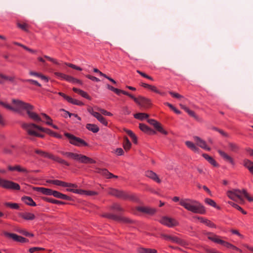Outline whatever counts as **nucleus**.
<instances>
[{
    "label": "nucleus",
    "instance_id": "f257e3e1",
    "mask_svg": "<svg viewBox=\"0 0 253 253\" xmlns=\"http://www.w3.org/2000/svg\"><path fill=\"white\" fill-rule=\"evenodd\" d=\"M12 102L13 106H11L2 102H0V104L6 109L20 114H22L23 111L25 110L30 119L37 122L42 121L40 117L37 113L33 112L34 107L32 105L17 99H12Z\"/></svg>",
    "mask_w": 253,
    "mask_h": 253
},
{
    "label": "nucleus",
    "instance_id": "f03ea898",
    "mask_svg": "<svg viewBox=\"0 0 253 253\" xmlns=\"http://www.w3.org/2000/svg\"><path fill=\"white\" fill-rule=\"evenodd\" d=\"M179 204L193 213L203 214L206 212L204 206L195 200L188 198L182 199L180 200Z\"/></svg>",
    "mask_w": 253,
    "mask_h": 253
},
{
    "label": "nucleus",
    "instance_id": "7ed1b4c3",
    "mask_svg": "<svg viewBox=\"0 0 253 253\" xmlns=\"http://www.w3.org/2000/svg\"><path fill=\"white\" fill-rule=\"evenodd\" d=\"M22 127L29 135L39 137H42L43 135L39 133L38 130L45 131L44 128L33 123H23Z\"/></svg>",
    "mask_w": 253,
    "mask_h": 253
},
{
    "label": "nucleus",
    "instance_id": "20e7f679",
    "mask_svg": "<svg viewBox=\"0 0 253 253\" xmlns=\"http://www.w3.org/2000/svg\"><path fill=\"white\" fill-rule=\"evenodd\" d=\"M60 153L62 155L66 156L68 158L78 161L82 163H84V164L95 163V161L94 160H93V159H92L89 157H87L84 155H83L81 154H76V153H72V152H61Z\"/></svg>",
    "mask_w": 253,
    "mask_h": 253
},
{
    "label": "nucleus",
    "instance_id": "39448f33",
    "mask_svg": "<svg viewBox=\"0 0 253 253\" xmlns=\"http://www.w3.org/2000/svg\"><path fill=\"white\" fill-rule=\"evenodd\" d=\"M205 235H206L208 237V238L213 241V242H215L216 243L220 244L225 247H226L227 248L231 249L233 250H235L236 251H238L240 252H241V250H240L239 248H237L236 247L234 246V245L231 244L230 243L225 242L219 238V237L217 235L211 232H206L205 233Z\"/></svg>",
    "mask_w": 253,
    "mask_h": 253
},
{
    "label": "nucleus",
    "instance_id": "423d86ee",
    "mask_svg": "<svg viewBox=\"0 0 253 253\" xmlns=\"http://www.w3.org/2000/svg\"><path fill=\"white\" fill-rule=\"evenodd\" d=\"M65 135L69 140L70 143L77 146H87L88 144L84 140L77 137L73 134L66 133Z\"/></svg>",
    "mask_w": 253,
    "mask_h": 253
},
{
    "label": "nucleus",
    "instance_id": "0eeeda50",
    "mask_svg": "<svg viewBox=\"0 0 253 253\" xmlns=\"http://www.w3.org/2000/svg\"><path fill=\"white\" fill-rule=\"evenodd\" d=\"M0 186L4 188L13 190H19L20 188V187L18 184L11 181L2 179L0 177Z\"/></svg>",
    "mask_w": 253,
    "mask_h": 253
},
{
    "label": "nucleus",
    "instance_id": "6e6552de",
    "mask_svg": "<svg viewBox=\"0 0 253 253\" xmlns=\"http://www.w3.org/2000/svg\"><path fill=\"white\" fill-rule=\"evenodd\" d=\"M159 222L169 227H173L178 225V222L175 219L168 216L162 217Z\"/></svg>",
    "mask_w": 253,
    "mask_h": 253
},
{
    "label": "nucleus",
    "instance_id": "1a4fd4ad",
    "mask_svg": "<svg viewBox=\"0 0 253 253\" xmlns=\"http://www.w3.org/2000/svg\"><path fill=\"white\" fill-rule=\"evenodd\" d=\"M131 98L133 99L137 104L145 108L148 107L151 105L150 100L143 97L140 96L138 98H137L132 95Z\"/></svg>",
    "mask_w": 253,
    "mask_h": 253
},
{
    "label": "nucleus",
    "instance_id": "9d476101",
    "mask_svg": "<svg viewBox=\"0 0 253 253\" xmlns=\"http://www.w3.org/2000/svg\"><path fill=\"white\" fill-rule=\"evenodd\" d=\"M102 216L103 217H106L108 218L112 219L114 220H116V221H120V222H124V223H131V220L127 217L119 216L116 215L115 214H113L105 213V214H103Z\"/></svg>",
    "mask_w": 253,
    "mask_h": 253
},
{
    "label": "nucleus",
    "instance_id": "9b49d317",
    "mask_svg": "<svg viewBox=\"0 0 253 253\" xmlns=\"http://www.w3.org/2000/svg\"><path fill=\"white\" fill-rule=\"evenodd\" d=\"M47 182L52 183L58 186H60L64 187L70 188H77L78 186L76 184L66 183L59 180H48Z\"/></svg>",
    "mask_w": 253,
    "mask_h": 253
},
{
    "label": "nucleus",
    "instance_id": "f8f14e48",
    "mask_svg": "<svg viewBox=\"0 0 253 253\" xmlns=\"http://www.w3.org/2000/svg\"><path fill=\"white\" fill-rule=\"evenodd\" d=\"M162 236L166 240H170L182 246L187 245V243L183 240L175 236H171L166 234H162Z\"/></svg>",
    "mask_w": 253,
    "mask_h": 253
},
{
    "label": "nucleus",
    "instance_id": "ddd939ff",
    "mask_svg": "<svg viewBox=\"0 0 253 253\" xmlns=\"http://www.w3.org/2000/svg\"><path fill=\"white\" fill-rule=\"evenodd\" d=\"M193 138L198 146L207 151L211 150V148L207 145L206 141L202 138L197 136H194Z\"/></svg>",
    "mask_w": 253,
    "mask_h": 253
},
{
    "label": "nucleus",
    "instance_id": "4468645a",
    "mask_svg": "<svg viewBox=\"0 0 253 253\" xmlns=\"http://www.w3.org/2000/svg\"><path fill=\"white\" fill-rule=\"evenodd\" d=\"M66 191L72 192L74 193H77V194H84L88 196H93V195H97V193L95 191H84L82 190H78V189H74L73 188H67L66 189Z\"/></svg>",
    "mask_w": 253,
    "mask_h": 253
},
{
    "label": "nucleus",
    "instance_id": "2eb2a0df",
    "mask_svg": "<svg viewBox=\"0 0 253 253\" xmlns=\"http://www.w3.org/2000/svg\"><path fill=\"white\" fill-rule=\"evenodd\" d=\"M108 193L111 195L120 198L125 199L127 198L126 194L125 192L123 191H119L115 189H110L108 191Z\"/></svg>",
    "mask_w": 253,
    "mask_h": 253
},
{
    "label": "nucleus",
    "instance_id": "dca6fc26",
    "mask_svg": "<svg viewBox=\"0 0 253 253\" xmlns=\"http://www.w3.org/2000/svg\"><path fill=\"white\" fill-rule=\"evenodd\" d=\"M138 211L148 214L149 215H153L156 212L155 209L148 207H138L137 208Z\"/></svg>",
    "mask_w": 253,
    "mask_h": 253
},
{
    "label": "nucleus",
    "instance_id": "f3484780",
    "mask_svg": "<svg viewBox=\"0 0 253 253\" xmlns=\"http://www.w3.org/2000/svg\"><path fill=\"white\" fill-rule=\"evenodd\" d=\"M34 189L46 195H53L54 190L44 187H34Z\"/></svg>",
    "mask_w": 253,
    "mask_h": 253
},
{
    "label": "nucleus",
    "instance_id": "a211bd4d",
    "mask_svg": "<svg viewBox=\"0 0 253 253\" xmlns=\"http://www.w3.org/2000/svg\"><path fill=\"white\" fill-rule=\"evenodd\" d=\"M96 172L101 174V175L104 176L107 178H111L112 176H114V175L110 172L105 169H100L97 168L96 169Z\"/></svg>",
    "mask_w": 253,
    "mask_h": 253
},
{
    "label": "nucleus",
    "instance_id": "6ab92c4d",
    "mask_svg": "<svg viewBox=\"0 0 253 253\" xmlns=\"http://www.w3.org/2000/svg\"><path fill=\"white\" fill-rule=\"evenodd\" d=\"M145 175L157 182V183H160L161 180L159 178L158 175L154 172L151 170H148L146 172Z\"/></svg>",
    "mask_w": 253,
    "mask_h": 253
},
{
    "label": "nucleus",
    "instance_id": "aec40b11",
    "mask_svg": "<svg viewBox=\"0 0 253 253\" xmlns=\"http://www.w3.org/2000/svg\"><path fill=\"white\" fill-rule=\"evenodd\" d=\"M217 152L219 153V154L220 155V156L222 157L223 158V159H224L225 161L228 162L232 165L234 164V162L233 159L229 155H228L227 153L222 151L221 150H218Z\"/></svg>",
    "mask_w": 253,
    "mask_h": 253
},
{
    "label": "nucleus",
    "instance_id": "412c9836",
    "mask_svg": "<svg viewBox=\"0 0 253 253\" xmlns=\"http://www.w3.org/2000/svg\"><path fill=\"white\" fill-rule=\"evenodd\" d=\"M235 195L237 198V199L239 200L240 203L242 204L244 202V200L243 199V196H244V191H246L245 189H243L242 190L239 189H233Z\"/></svg>",
    "mask_w": 253,
    "mask_h": 253
},
{
    "label": "nucleus",
    "instance_id": "4be33fe9",
    "mask_svg": "<svg viewBox=\"0 0 253 253\" xmlns=\"http://www.w3.org/2000/svg\"><path fill=\"white\" fill-rule=\"evenodd\" d=\"M139 128L142 131H143L146 133H148V134H155L156 133L155 131L152 130L147 126H146L143 124H139Z\"/></svg>",
    "mask_w": 253,
    "mask_h": 253
},
{
    "label": "nucleus",
    "instance_id": "5701e85b",
    "mask_svg": "<svg viewBox=\"0 0 253 253\" xmlns=\"http://www.w3.org/2000/svg\"><path fill=\"white\" fill-rule=\"evenodd\" d=\"M48 158H49L54 161H56L60 164H64L67 166H69V164L68 162H67L64 160L59 158V157H57V156H54V155L50 154Z\"/></svg>",
    "mask_w": 253,
    "mask_h": 253
},
{
    "label": "nucleus",
    "instance_id": "b1692460",
    "mask_svg": "<svg viewBox=\"0 0 253 253\" xmlns=\"http://www.w3.org/2000/svg\"><path fill=\"white\" fill-rule=\"evenodd\" d=\"M244 166L248 169L250 172L253 175V162L246 159L244 161Z\"/></svg>",
    "mask_w": 253,
    "mask_h": 253
},
{
    "label": "nucleus",
    "instance_id": "393cba45",
    "mask_svg": "<svg viewBox=\"0 0 253 253\" xmlns=\"http://www.w3.org/2000/svg\"><path fill=\"white\" fill-rule=\"evenodd\" d=\"M73 90L79 94L80 95H81L82 96H83V97H84L88 100H90L91 99V98L87 94L86 92H85V91L80 89H78L77 88H76V87H74L73 88Z\"/></svg>",
    "mask_w": 253,
    "mask_h": 253
},
{
    "label": "nucleus",
    "instance_id": "a878e982",
    "mask_svg": "<svg viewBox=\"0 0 253 253\" xmlns=\"http://www.w3.org/2000/svg\"><path fill=\"white\" fill-rule=\"evenodd\" d=\"M185 144L189 148L194 152L197 153L199 152L200 149L193 142L190 141H187L185 142Z\"/></svg>",
    "mask_w": 253,
    "mask_h": 253
},
{
    "label": "nucleus",
    "instance_id": "bb28decb",
    "mask_svg": "<svg viewBox=\"0 0 253 253\" xmlns=\"http://www.w3.org/2000/svg\"><path fill=\"white\" fill-rule=\"evenodd\" d=\"M22 200L25 204H26L27 205H28L29 206H36V203L30 197L25 196V197H22Z\"/></svg>",
    "mask_w": 253,
    "mask_h": 253
},
{
    "label": "nucleus",
    "instance_id": "cd10ccee",
    "mask_svg": "<svg viewBox=\"0 0 253 253\" xmlns=\"http://www.w3.org/2000/svg\"><path fill=\"white\" fill-rule=\"evenodd\" d=\"M203 156L206 160H207L208 161V162L209 163H210L213 166H214V167L218 166V164L216 163V162L212 157H211L208 154H203Z\"/></svg>",
    "mask_w": 253,
    "mask_h": 253
},
{
    "label": "nucleus",
    "instance_id": "c85d7f7f",
    "mask_svg": "<svg viewBox=\"0 0 253 253\" xmlns=\"http://www.w3.org/2000/svg\"><path fill=\"white\" fill-rule=\"evenodd\" d=\"M53 194H54L53 196L56 198L63 199V200H70V197H69L68 196H67L66 195L62 194L57 191H55L53 193Z\"/></svg>",
    "mask_w": 253,
    "mask_h": 253
},
{
    "label": "nucleus",
    "instance_id": "c756f323",
    "mask_svg": "<svg viewBox=\"0 0 253 253\" xmlns=\"http://www.w3.org/2000/svg\"><path fill=\"white\" fill-rule=\"evenodd\" d=\"M131 146V144L129 140H128V138L126 137H125L124 138V142H123V147L124 149L127 151H128Z\"/></svg>",
    "mask_w": 253,
    "mask_h": 253
},
{
    "label": "nucleus",
    "instance_id": "7c9ffc66",
    "mask_svg": "<svg viewBox=\"0 0 253 253\" xmlns=\"http://www.w3.org/2000/svg\"><path fill=\"white\" fill-rule=\"evenodd\" d=\"M86 127L89 130L92 131L94 133L97 132L99 131V127L94 124H87Z\"/></svg>",
    "mask_w": 253,
    "mask_h": 253
},
{
    "label": "nucleus",
    "instance_id": "2f4dec72",
    "mask_svg": "<svg viewBox=\"0 0 253 253\" xmlns=\"http://www.w3.org/2000/svg\"><path fill=\"white\" fill-rule=\"evenodd\" d=\"M20 216L26 220H33L35 218V216L32 213H25L20 214Z\"/></svg>",
    "mask_w": 253,
    "mask_h": 253
},
{
    "label": "nucleus",
    "instance_id": "473e14b6",
    "mask_svg": "<svg viewBox=\"0 0 253 253\" xmlns=\"http://www.w3.org/2000/svg\"><path fill=\"white\" fill-rule=\"evenodd\" d=\"M197 218L202 223L206 224L207 226L211 227H215V225L211 221L207 219L204 218L202 217H198Z\"/></svg>",
    "mask_w": 253,
    "mask_h": 253
},
{
    "label": "nucleus",
    "instance_id": "72a5a7b5",
    "mask_svg": "<svg viewBox=\"0 0 253 253\" xmlns=\"http://www.w3.org/2000/svg\"><path fill=\"white\" fill-rule=\"evenodd\" d=\"M139 253H157V251L155 249H147L140 248L138 249Z\"/></svg>",
    "mask_w": 253,
    "mask_h": 253
},
{
    "label": "nucleus",
    "instance_id": "f704fd0d",
    "mask_svg": "<svg viewBox=\"0 0 253 253\" xmlns=\"http://www.w3.org/2000/svg\"><path fill=\"white\" fill-rule=\"evenodd\" d=\"M134 117L135 119L142 121L145 119L148 118L149 117V115L146 113H139L134 114Z\"/></svg>",
    "mask_w": 253,
    "mask_h": 253
},
{
    "label": "nucleus",
    "instance_id": "c9c22d12",
    "mask_svg": "<svg viewBox=\"0 0 253 253\" xmlns=\"http://www.w3.org/2000/svg\"><path fill=\"white\" fill-rule=\"evenodd\" d=\"M228 149L233 152L236 153L239 150V147L237 145L233 143H229L228 145Z\"/></svg>",
    "mask_w": 253,
    "mask_h": 253
},
{
    "label": "nucleus",
    "instance_id": "e433bc0d",
    "mask_svg": "<svg viewBox=\"0 0 253 253\" xmlns=\"http://www.w3.org/2000/svg\"><path fill=\"white\" fill-rule=\"evenodd\" d=\"M96 116L95 117L101 123L104 125L105 126L108 125V123L106 120L105 118H104L99 113L98 114H96Z\"/></svg>",
    "mask_w": 253,
    "mask_h": 253
},
{
    "label": "nucleus",
    "instance_id": "4c0bfd02",
    "mask_svg": "<svg viewBox=\"0 0 253 253\" xmlns=\"http://www.w3.org/2000/svg\"><path fill=\"white\" fill-rule=\"evenodd\" d=\"M124 130L132 138V141L134 143H137V137H136V135L134 134V133L130 130L125 129Z\"/></svg>",
    "mask_w": 253,
    "mask_h": 253
},
{
    "label": "nucleus",
    "instance_id": "58836bf2",
    "mask_svg": "<svg viewBox=\"0 0 253 253\" xmlns=\"http://www.w3.org/2000/svg\"><path fill=\"white\" fill-rule=\"evenodd\" d=\"M16 170L25 174H27L30 172V171L27 169L26 168H23L20 165H16Z\"/></svg>",
    "mask_w": 253,
    "mask_h": 253
},
{
    "label": "nucleus",
    "instance_id": "ea45409f",
    "mask_svg": "<svg viewBox=\"0 0 253 253\" xmlns=\"http://www.w3.org/2000/svg\"><path fill=\"white\" fill-rule=\"evenodd\" d=\"M68 102H69L73 104H75V105H79V106H82V105H83V104H84L81 101H80L76 99H74L71 97H70L68 98Z\"/></svg>",
    "mask_w": 253,
    "mask_h": 253
},
{
    "label": "nucleus",
    "instance_id": "a19ab883",
    "mask_svg": "<svg viewBox=\"0 0 253 253\" xmlns=\"http://www.w3.org/2000/svg\"><path fill=\"white\" fill-rule=\"evenodd\" d=\"M227 196L232 200L236 201L237 198L235 195L234 190L228 191L227 193Z\"/></svg>",
    "mask_w": 253,
    "mask_h": 253
},
{
    "label": "nucleus",
    "instance_id": "79ce46f5",
    "mask_svg": "<svg viewBox=\"0 0 253 253\" xmlns=\"http://www.w3.org/2000/svg\"><path fill=\"white\" fill-rule=\"evenodd\" d=\"M4 204L6 207H8L12 209L17 210L19 208V205L16 203L6 202Z\"/></svg>",
    "mask_w": 253,
    "mask_h": 253
},
{
    "label": "nucleus",
    "instance_id": "37998d69",
    "mask_svg": "<svg viewBox=\"0 0 253 253\" xmlns=\"http://www.w3.org/2000/svg\"><path fill=\"white\" fill-rule=\"evenodd\" d=\"M44 200L45 201H46L48 202L51 203H53V204H63V202H62L61 201H58V200H55L53 199H51V198H47V197L44 198Z\"/></svg>",
    "mask_w": 253,
    "mask_h": 253
},
{
    "label": "nucleus",
    "instance_id": "c03bdc74",
    "mask_svg": "<svg viewBox=\"0 0 253 253\" xmlns=\"http://www.w3.org/2000/svg\"><path fill=\"white\" fill-rule=\"evenodd\" d=\"M35 152L37 154H39V155H41V156H42L43 157H44V158H48L49 156V155H50V154L47 153H46L45 152L42 151L40 150H35Z\"/></svg>",
    "mask_w": 253,
    "mask_h": 253
},
{
    "label": "nucleus",
    "instance_id": "a18cd8bd",
    "mask_svg": "<svg viewBox=\"0 0 253 253\" xmlns=\"http://www.w3.org/2000/svg\"><path fill=\"white\" fill-rule=\"evenodd\" d=\"M4 235L12 239L13 240H14L15 241H17V238L18 237V235H17L15 234H14V233H8V232H5Z\"/></svg>",
    "mask_w": 253,
    "mask_h": 253
},
{
    "label": "nucleus",
    "instance_id": "49530a36",
    "mask_svg": "<svg viewBox=\"0 0 253 253\" xmlns=\"http://www.w3.org/2000/svg\"><path fill=\"white\" fill-rule=\"evenodd\" d=\"M114 92H115L116 94H117L118 95H119L120 93H122L123 94L127 95L130 98H131V96H132V95L131 94L129 93L128 92H127L126 91L123 90H121L119 89H117V88H115V90Z\"/></svg>",
    "mask_w": 253,
    "mask_h": 253
},
{
    "label": "nucleus",
    "instance_id": "de8ad7c7",
    "mask_svg": "<svg viewBox=\"0 0 253 253\" xmlns=\"http://www.w3.org/2000/svg\"><path fill=\"white\" fill-rule=\"evenodd\" d=\"M205 202L207 204H208V205H209L213 207L218 208V207H216V204L215 202L211 199H209V198L206 199Z\"/></svg>",
    "mask_w": 253,
    "mask_h": 253
},
{
    "label": "nucleus",
    "instance_id": "09e8293b",
    "mask_svg": "<svg viewBox=\"0 0 253 253\" xmlns=\"http://www.w3.org/2000/svg\"><path fill=\"white\" fill-rule=\"evenodd\" d=\"M165 104L167 105L168 107H169L172 110H173L176 114H180L181 113V112L177 110L175 107H174L172 104L166 102L165 103Z\"/></svg>",
    "mask_w": 253,
    "mask_h": 253
},
{
    "label": "nucleus",
    "instance_id": "8fccbe9b",
    "mask_svg": "<svg viewBox=\"0 0 253 253\" xmlns=\"http://www.w3.org/2000/svg\"><path fill=\"white\" fill-rule=\"evenodd\" d=\"M147 122L151 125H153L156 129L160 125L158 122L153 119H148Z\"/></svg>",
    "mask_w": 253,
    "mask_h": 253
},
{
    "label": "nucleus",
    "instance_id": "3c124183",
    "mask_svg": "<svg viewBox=\"0 0 253 253\" xmlns=\"http://www.w3.org/2000/svg\"><path fill=\"white\" fill-rule=\"evenodd\" d=\"M97 110L99 112H100L102 114H103L104 115L109 116H112V113H111L110 112H109L106 111L104 109H101V108H97Z\"/></svg>",
    "mask_w": 253,
    "mask_h": 253
},
{
    "label": "nucleus",
    "instance_id": "603ef678",
    "mask_svg": "<svg viewBox=\"0 0 253 253\" xmlns=\"http://www.w3.org/2000/svg\"><path fill=\"white\" fill-rule=\"evenodd\" d=\"M64 80H66L70 83H75V81H76V79L73 78L72 76L66 75Z\"/></svg>",
    "mask_w": 253,
    "mask_h": 253
},
{
    "label": "nucleus",
    "instance_id": "864d4df0",
    "mask_svg": "<svg viewBox=\"0 0 253 253\" xmlns=\"http://www.w3.org/2000/svg\"><path fill=\"white\" fill-rule=\"evenodd\" d=\"M65 64L68 66V67H70L73 69L79 70V71H82V69L80 68V67H78L74 64H71V63H66Z\"/></svg>",
    "mask_w": 253,
    "mask_h": 253
},
{
    "label": "nucleus",
    "instance_id": "5fc2aeb1",
    "mask_svg": "<svg viewBox=\"0 0 253 253\" xmlns=\"http://www.w3.org/2000/svg\"><path fill=\"white\" fill-rule=\"evenodd\" d=\"M112 209L118 211H123V209L120 207V206L118 204H115L112 207Z\"/></svg>",
    "mask_w": 253,
    "mask_h": 253
},
{
    "label": "nucleus",
    "instance_id": "6e6d98bb",
    "mask_svg": "<svg viewBox=\"0 0 253 253\" xmlns=\"http://www.w3.org/2000/svg\"><path fill=\"white\" fill-rule=\"evenodd\" d=\"M169 93L171 96H172L173 97H175V98H178V99L182 98L183 97L180 94H178L177 93L171 91H169Z\"/></svg>",
    "mask_w": 253,
    "mask_h": 253
},
{
    "label": "nucleus",
    "instance_id": "4d7b16f0",
    "mask_svg": "<svg viewBox=\"0 0 253 253\" xmlns=\"http://www.w3.org/2000/svg\"><path fill=\"white\" fill-rule=\"evenodd\" d=\"M42 250H44V249L40 247H33L29 249V252L31 253H34L35 252H38Z\"/></svg>",
    "mask_w": 253,
    "mask_h": 253
},
{
    "label": "nucleus",
    "instance_id": "13d9d810",
    "mask_svg": "<svg viewBox=\"0 0 253 253\" xmlns=\"http://www.w3.org/2000/svg\"><path fill=\"white\" fill-rule=\"evenodd\" d=\"M149 89H150L151 90H152V91L157 93L160 94H162V95L163 94V93H162L161 92H160L157 89V88L156 86H153V85H150Z\"/></svg>",
    "mask_w": 253,
    "mask_h": 253
},
{
    "label": "nucleus",
    "instance_id": "bf43d9fd",
    "mask_svg": "<svg viewBox=\"0 0 253 253\" xmlns=\"http://www.w3.org/2000/svg\"><path fill=\"white\" fill-rule=\"evenodd\" d=\"M54 74L56 77L60 78L62 80H64L65 78L66 77V75L64 74H63V73H61L60 72H54Z\"/></svg>",
    "mask_w": 253,
    "mask_h": 253
},
{
    "label": "nucleus",
    "instance_id": "052dcab7",
    "mask_svg": "<svg viewBox=\"0 0 253 253\" xmlns=\"http://www.w3.org/2000/svg\"><path fill=\"white\" fill-rule=\"evenodd\" d=\"M17 26L19 28L22 29L23 30H24L25 31H27V27L28 25L26 24H21V23H18Z\"/></svg>",
    "mask_w": 253,
    "mask_h": 253
},
{
    "label": "nucleus",
    "instance_id": "680f3d73",
    "mask_svg": "<svg viewBox=\"0 0 253 253\" xmlns=\"http://www.w3.org/2000/svg\"><path fill=\"white\" fill-rule=\"evenodd\" d=\"M137 72L140 74V75H141L142 77L145 78H147L148 79H149L150 80H153V78L152 77H151L150 76H148L147 75H146V74L141 72L139 70H137Z\"/></svg>",
    "mask_w": 253,
    "mask_h": 253
},
{
    "label": "nucleus",
    "instance_id": "e2e57ef3",
    "mask_svg": "<svg viewBox=\"0 0 253 253\" xmlns=\"http://www.w3.org/2000/svg\"><path fill=\"white\" fill-rule=\"evenodd\" d=\"M228 203L229 204H230L231 206H232V207H233L234 208L237 209V210H238L239 211H242V209L240 206H239L238 205H237L236 204H235L231 201H229L228 202Z\"/></svg>",
    "mask_w": 253,
    "mask_h": 253
},
{
    "label": "nucleus",
    "instance_id": "0e129e2a",
    "mask_svg": "<svg viewBox=\"0 0 253 253\" xmlns=\"http://www.w3.org/2000/svg\"><path fill=\"white\" fill-rule=\"evenodd\" d=\"M123 113L125 115H129L130 113V111L127 106H125L122 108Z\"/></svg>",
    "mask_w": 253,
    "mask_h": 253
},
{
    "label": "nucleus",
    "instance_id": "69168bd1",
    "mask_svg": "<svg viewBox=\"0 0 253 253\" xmlns=\"http://www.w3.org/2000/svg\"><path fill=\"white\" fill-rule=\"evenodd\" d=\"M186 112L191 117L194 118L196 119H198V117L197 115L195 114L194 112H193L192 110H190V109H188V110L186 111Z\"/></svg>",
    "mask_w": 253,
    "mask_h": 253
},
{
    "label": "nucleus",
    "instance_id": "338daca9",
    "mask_svg": "<svg viewBox=\"0 0 253 253\" xmlns=\"http://www.w3.org/2000/svg\"><path fill=\"white\" fill-rule=\"evenodd\" d=\"M25 81L33 84L38 86H41V84L40 83H39L37 81L32 80V79H28V80H25Z\"/></svg>",
    "mask_w": 253,
    "mask_h": 253
},
{
    "label": "nucleus",
    "instance_id": "774afa93",
    "mask_svg": "<svg viewBox=\"0 0 253 253\" xmlns=\"http://www.w3.org/2000/svg\"><path fill=\"white\" fill-rule=\"evenodd\" d=\"M6 78V75L0 73V84H3L5 82Z\"/></svg>",
    "mask_w": 253,
    "mask_h": 253
}]
</instances>
